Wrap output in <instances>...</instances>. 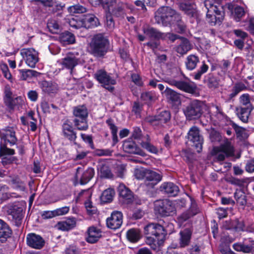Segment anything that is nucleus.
I'll return each instance as SVG.
<instances>
[{
	"label": "nucleus",
	"mask_w": 254,
	"mask_h": 254,
	"mask_svg": "<svg viewBox=\"0 0 254 254\" xmlns=\"http://www.w3.org/2000/svg\"><path fill=\"white\" fill-rule=\"evenodd\" d=\"M154 18L158 24L164 26H172L179 34L184 33L187 29L186 23L181 13L168 6L160 7L155 12Z\"/></svg>",
	"instance_id": "obj_1"
},
{
	"label": "nucleus",
	"mask_w": 254,
	"mask_h": 254,
	"mask_svg": "<svg viewBox=\"0 0 254 254\" xmlns=\"http://www.w3.org/2000/svg\"><path fill=\"white\" fill-rule=\"evenodd\" d=\"M144 233L146 244L154 251L160 250L167 235L165 228L158 223H150L144 227Z\"/></svg>",
	"instance_id": "obj_2"
},
{
	"label": "nucleus",
	"mask_w": 254,
	"mask_h": 254,
	"mask_svg": "<svg viewBox=\"0 0 254 254\" xmlns=\"http://www.w3.org/2000/svg\"><path fill=\"white\" fill-rule=\"evenodd\" d=\"M109 41L103 34H97L93 37L89 44V52L94 57L102 58L108 51Z\"/></svg>",
	"instance_id": "obj_3"
},
{
	"label": "nucleus",
	"mask_w": 254,
	"mask_h": 254,
	"mask_svg": "<svg viewBox=\"0 0 254 254\" xmlns=\"http://www.w3.org/2000/svg\"><path fill=\"white\" fill-rule=\"evenodd\" d=\"M204 5L207 10L206 18L207 22L211 26L220 25L224 17V11L222 6L211 3L209 0H205Z\"/></svg>",
	"instance_id": "obj_4"
},
{
	"label": "nucleus",
	"mask_w": 254,
	"mask_h": 254,
	"mask_svg": "<svg viewBox=\"0 0 254 254\" xmlns=\"http://www.w3.org/2000/svg\"><path fill=\"white\" fill-rule=\"evenodd\" d=\"M73 120L74 126L79 130H86L88 128L87 117L88 112L85 105H79L73 108Z\"/></svg>",
	"instance_id": "obj_5"
},
{
	"label": "nucleus",
	"mask_w": 254,
	"mask_h": 254,
	"mask_svg": "<svg viewBox=\"0 0 254 254\" xmlns=\"http://www.w3.org/2000/svg\"><path fill=\"white\" fill-rule=\"evenodd\" d=\"M204 104L202 102L193 100L191 101L184 109L183 113L188 121L198 119L203 113Z\"/></svg>",
	"instance_id": "obj_6"
},
{
	"label": "nucleus",
	"mask_w": 254,
	"mask_h": 254,
	"mask_svg": "<svg viewBox=\"0 0 254 254\" xmlns=\"http://www.w3.org/2000/svg\"><path fill=\"white\" fill-rule=\"evenodd\" d=\"M154 210L162 217L173 216L176 212L173 202L168 199L156 201L154 204Z\"/></svg>",
	"instance_id": "obj_7"
},
{
	"label": "nucleus",
	"mask_w": 254,
	"mask_h": 254,
	"mask_svg": "<svg viewBox=\"0 0 254 254\" xmlns=\"http://www.w3.org/2000/svg\"><path fill=\"white\" fill-rule=\"evenodd\" d=\"M142 174L144 179L142 186L147 191L153 189L161 181L162 178L161 174L150 170L143 171Z\"/></svg>",
	"instance_id": "obj_8"
},
{
	"label": "nucleus",
	"mask_w": 254,
	"mask_h": 254,
	"mask_svg": "<svg viewBox=\"0 0 254 254\" xmlns=\"http://www.w3.org/2000/svg\"><path fill=\"white\" fill-rule=\"evenodd\" d=\"M94 77L102 87L108 91L112 92L114 90L112 85L116 84V81L105 70H98L94 74Z\"/></svg>",
	"instance_id": "obj_9"
},
{
	"label": "nucleus",
	"mask_w": 254,
	"mask_h": 254,
	"mask_svg": "<svg viewBox=\"0 0 254 254\" xmlns=\"http://www.w3.org/2000/svg\"><path fill=\"white\" fill-rule=\"evenodd\" d=\"M95 171L92 168L89 167L83 170L82 167H78L75 176L74 185L78 183L81 185L87 184L93 177Z\"/></svg>",
	"instance_id": "obj_10"
},
{
	"label": "nucleus",
	"mask_w": 254,
	"mask_h": 254,
	"mask_svg": "<svg viewBox=\"0 0 254 254\" xmlns=\"http://www.w3.org/2000/svg\"><path fill=\"white\" fill-rule=\"evenodd\" d=\"M180 10L190 17H193L197 19L199 17V13L197 9L195 2L191 0H184L178 4Z\"/></svg>",
	"instance_id": "obj_11"
},
{
	"label": "nucleus",
	"mask_w": 254,
	"mask_h": 254,
	"mask_svg": "<svg viewBox=\"0 0 254 254\" xmlns=\"http://www.w3.org/2000/svg\"><path fill=\"white\" fill-rule=\"evenodd\" d=\"M188 138L191 141L195 148L197 149V152H200L202 148L203 139L200 134L199 129L196 126L192 127L188 133Z\"/></svg>",
	"instance_id": "obj_12"
},
{
	"label": "nucleus",
	"mask_w": 254,
	"mask_h": 254,
	"mask_svg": "<svg viewBox=\"0 0 254 254\" xmlns=\"http://www.w3.org/2000/svg\"><path fill=\"white\" fill-rule=\"evenodd\" d=\"M20 54L26 64L30 67H35L36 63L39 61L38 53L33 48L23 49Z\"/></svg>",
	"instance_id": "obj_13"
},
{
	"label": "nucleus",
	"mask_w": 254,
	"mask_h": 254,
	"mask_svg": "<svg viewBox=\"0 0 254 254\" xmlns=\"http://www.w3.org/2000/svg\"><path fill=\"white\" fill-rule=\"evenodd\" d=\"M23 208L19 204L10 205L8 210L7 213L11 216L12 221L17 227H19L22 223L23 218Z\"/></svg>",
	"instance_id": "obj_14"
},
{
	"label": "nucleus",
	"mask_w": 254,
	"mask_h": 254,
	"mask_svg": "<svg viewBox=\"0 0 254 254\" xmlns=\"http://www.w3.org/2000/svg\"><path fill=\"white\" fill-rule=\"evenodd\" d=\"M26 244L31 248L40 250L45 246V241L40 235L31 233L26 236Z\"/></svg>",
	"instance_id": "obj_15"
},
{
	"label": "nucleus",
	"mask_w": 254,
	"mask_h": 254,
	"mask_svg": "<svg viewBox=\"0 0 254 254\" xmlns=\"http://www.w3.org/2000/svg\"><path fill=\"white\" fill-rule=\"evenodd\" d=\"M159 190L169 197L177 196L180 191L179 187L172 182H164L159 188Z\"/></svg>",
	"instance_id": "obj_16"
},
{
	"label": "nucleus",
	"mask_w": 254,
	"mask_h": 254,
	"mask_svg": "<svg viewBox=\"0 0 254 254\" xmlns=\"http://www.w3.org/2000/svg\"><path fill=\"white\" fill-rule=\"evenodd\" d=\"M123 223V214L121 211H113L110 217L106 220L107 226L112 229H117Z\"/></svg>",
	"instance_id": "obj_17"
},
{
	"label": "nucleus",
	"mask_w": 254,
	"mask_h": 254,
	"mask_svg": "<svg viewBox=\"0 0 254 254\" xmlns=\"http://www.w3.org/2000/svg\"><path fill=\"white\" fill-rule=\"evenodd\" d=\"M123 149L129 154H137L143 157L146 156V154L132 140H125L123 144Z\"/></svg>",
	"instance_id": "obj_18"
},
{
	"label": "nucleus",
	"mask_w": 254,
	"mask_h": 254,
	"mask_svg": "<svg viewBox=\"0 0 254 254\" xmlns=\"http://www.w3.org/2000/svg\"><path fill=\"white\" fill-rule=\"evenodd\" d=\"M62 132L64 138L76 144L75 140L77 138L76 133L68 120H66L62 125Z\"/></svg>",
	"instance_id": "obj_19"
},
{
	"label": "nucleus",
	"mask_w": 254,
	"mask_h": 254,
	"mask_svg": "<svg viewBox=\"0 0 254 254\" xmlns=\"http://www.w3.org/2000/svg\"><path fill=\"white\" fill-rule=\"evenodd\" d=\"M81 63V60L73 54L67 55L62 59V64L64 67L70 70L72 74L74 67Z\"/></svg>",
	"instance_id": "obj_20"
},
{
	"label": "nucleus",
	"mask_w": 254,
	"mask_h": 254,
	"mask_svg": "<svg viewBox=\"0 0 254 254\" xmlns=\"http://www.w3.org/2000/svg\"><path fill=\"white\" fill-rule=\"evenodd\" d=\"M168 83L172 85L176 86L177 88L189 93H193L195 92L196 86L193 83H190L183 80H170Z\"/></svg>",
	"instance_id": "obj_21"
},
{
	"label": "nucleus",
	"mask_w": 254,
	"mask_h": 254,
	"mask_svg": "<svg viewBox=\"0 0 254 254\" xmlns=\"http://www.w3.org/2000/svg\"><path fill=\"white\" fill-rule=\"evenodd\" d=\"M4 103L5 105L10 109H13L15 106L19 103V101L21 100V97L13 98L12 97V93L11 91L10 87L7 85L4 87Z\"/></svg>",
	"instance_id": "obj_22"
},
{
	"label": "nucleus",
	"mask_w": 254,
	"mask_h": 254,
	"mask_svg": "<svg viewBox=\"0 0 254 254\" xmlns=\"http://www.w3.org/2000/svg\"><path fill=\"white\" fill-rule=\"evenodd\" d=\"M233 248L237 252L249 254L254 251V241L250 240L249 243H236L233 245Z\"/></svg>",
	"instance_id": "obj_23"
},
{
	"label": "nucleus",
	"mask_w": 254,
	"mask_h": 254,
	"mask_svg": "<svg viewBox=\"0 0 254 254\" xmlns=\"http://www.w3.org/2000/svg\"><path fill=\"white\" fill-rule=\"evenodd\" d=\"M1 142L7 143L9 146L16 144L17 138L15 136V132L12 129H8L1 134Z\"/></svg>",
	"instance_id": "obj_24"
},
{
	"label": "nucleus",
	"mask_w": 254,
	"mask_h": 254,
	"mask_svg": "<svg viewBox=\"0 0 254 254\" xmlns=\"http://www.w3.org/2000/svg\"><path fill=\"white\" fill-rule=\"evenodd\" d=\"M12 234L9 225L3 220L0 219V242H5Z\"/></svg>",
	"instance_id": "obj_25"
},
{
	"label": "nucleus",
	"mask_w": 254,
	"mask_h": 254,
	"mask_svg": "<svg viewBox=\"0 0 254 254\" xmlns=\"http://www.w3.org/2000/svg\"><path fill=\"white\" fill-rule=\"evenodd\" d=\"M192 233V230L190 228H186L180 231V238L179 239V245L180 248H185L190 245Z\"/></svg>",
	"instance_id": "obj_26"
},
{
	"label": "nucleus",
	"mask_w": 254,
	"mask_h": 254,
	"mask_svg": "<svg viewBox=\"0 0 254 254\" xmlns=\"http://www.w3.org/2000/svg\"><path fill=\"white\" fill-rule=\"evenodd\" d=\"M86 241L89 243L94 244L102 237V231L94 226H91L88 229Z\"/></svg>",
	"instance_id": "obj_27"
},
{
	"label": "nucleus",
	"mask_w": 254,
	"mask_h": 254,
	"mask_svg": "<svg viewBox=\"0 0 254 254\" xmlns=\"http://www.w3.org/2000/svg\"><path fill=\"white\" fill-rule=\"evenodd\" d=\"M7 181L13 189L22 191L25 190V184L18 175L9 176Z\"/></svg>",
	"instance_id": "obj_28"
},
{
	"label": "nucleus",
	"mask_w": 254,
	"mask_h": 254,
	"mask_svg": "<svg viewBox=\"0 0 254 254\" xmlns=\"http://www.w3.org/2000/svg\"><path fill=\"white\" fill-rule=\"evenodd\" d=\"M223 227L227 230H234L235 231H243L244 230V223L240 221L238 219L226 221L223 223Z\"/></svg>",
	"instance_id": "obj_29"
},
{
	"label": "nucleus",
	"mask_w": 254,
	"mask_h": 254,
	"mask_svg": "<svg viewBox=\"0 0 254 254\" xmlns=\"http://www.w3.org/2000/svg\"><path fill=\"white\" fill-rule=\"evenodd\" d=\"M76 221L74 217H69L66 220L59 222L57 224L58 229L63 231H68L76 226Z\"/></svg>",
	"instance_id": "obj_30"
},
{
	"label": "nucleus",
	"mask_w": 254,
	"mask_h": 254,
	"mask_svg": "<svg viewBox=\"0 0 254 254\" xmlns=\"http://www.w3.org/2000/svg\"><path fill=\"white\" fill-rule=\"evenodd\" d=\"M165 93L168 101L174 105L178 106L181 104L180 95L174 90L166 88Z\"/></svg>",
	"instance_id": "obj_31"
},
{
	"label": "nucleus",
	"mask_w": 254,
	"mask_h": 254,
	"mask_svg": "<svg viewBox=\"0 0 254 254\" xmlns=\"http://www.w3.org/2000/svg\"><path fill=\"white\" fill-rule=\"evenodd\" d=\"M83 26L86 28H92L100 24L98 18L93 14H87L82 19Z\"/></svg>",
	"instance_id": "obj_32"
},
{
	"label": "nucleus",
	"mask_w": 254,
	"mask_h": 254,
	"mask_svg": "<svg viewBox=\"0 0 254 254\" xmlns=\"http://www.w3.org/2000/svg\"><path fill=\"white\" fill-rule=\"evenodd\" d=\"M253 109L249 106L239 107L236 108V114L243 123H248L249 116Z\"/></svg>",
	"instance_id": "obj_33"
},
{
	"label": "nucleus",
	"mask_w": 254,
	"mask_h": 254,
	"mask_svg": "<svg viewBox=\"0 0 254 254\" xmlns=\"http://www.w3.org/2000/svg\"><path fill=\"white\" fill-rule=\"evenodd\" d=\"M219 151L226 154L227 157L232 156L234 154V148L230 141L226 138H224V141L219 146Z\"/></svg>",
	"instance_id": "obj_34"
},
{
	"label": "nucleus",
	"mask_w": 254,
	"mask_h": 254,
	"mask_svg": "<svg viewBox=\"0 0 254 254\" xmlns=\"http://www.w3.org/2000/svg\"><path fill=\"white\" fill-rule=\"evenodd\" d=\"M59 40L63 45H67L74 43L75 39L73 34L68 31H64L60 34Z\"/></svg>",
	"instance_id": "obj_35"
},
{
	"label": "nucleus",
	"mask_w": 254,
	"mask_h": 254,
	"mask_svg": "<svg viewBox=\"0 0 254 254\" xmlns=\"http://www.w3.org/2000/svg\"><path fill=\"white\" fill-rule=\"evenodd\" d=\"M181 39V43L176 47V50L178 53L183 55L191 49V45L187 39L182 37Z\"/></svg>",
	"instance_id": "obj_36"
},
{
	"label": "nucleus",
	"mask_w": 254,
	"mask_h": 254,
	"mask_svg": "<svg viewBox=\"0 0 254 254\" xmlns=\"http://www.w3.org/2000/svg\"><path fill=\"white\" fill-rule=\"evenodd\" d=\"M234 197L240 205L244 207L247 203V197L245 193L241 189H237L234 193Z\"/></svg>",
	"instance_id": "obj_37"
},
{
	"label": "nucleus",
	"mask_w": 254,
	"mask_h": 254,
	"mask_svg": "<svg viewBox=\"0 0 254 254\" xmlns=\"http://www.w3.org/2000/svg\"><path fill=\"white\" fill-rule=\"evenodd\" d=\"M145 33L150 38L153 39V40H160V39H163L164 33L160 32L157 29L149 27L147 28L145 31Z\"/></svg>",
	"instance_id": "obj_38"
},
{
	"label": "nucleus",
	"mask_w": 254,
	"mask_h": 254,
	"mask_svg": "<svg viewBox=\"0 0 254 254\" xmlns=\"http://www.w3.org/2000/svg\"><path fill=\"white\" fill-rule=\"evenodd\" d=\"M127 237L129 241L132 243L137 242L141 238L140 231L137 229H129L127 231Z\"/></svg>",
	"instance_id": "obj_39"
},
{
	"label": "nucleus",
	"mask_w": 254,
	"mask_h": 254,
	"mask_svg": "<svg viewBox=\"0 0 254 254\" xmlns=\"http://www.w3.org/2000/svg\"><path fill=\"white\" fill-rule=\"evenodd\" d=\"M199 62V59L198 57L191 55L187 58L186 61V65L188 69L192 70L194 69L197 64Z\"/></svg>",
	"instance_id": "obj_40"
},
{
	"label": "nucleus",
	"mask_w": 254,
	"mask_h": 254,
	"mask_svg": "<svg viewBox=\"0 0 254 254\" xmlns=\"http://www.w3.org/2000/svg\"><path fill=\"white\" fill-rule=\"evenodd\" d=\"M119 192L120 196L125 199L128 200V202L132 199L133 195L132 192L124 185L120 186Z\"/></svg>",
	"instance_id": "obj_41"
},
{
	"label": "nucleus",
	"mask_w": 254,
	"mask_h": 254,
	"mask_svg": "<svg viewBox=\"0 0 254 254\" xmlns=\"http://www.w3.org/2000/svg\"><path fill=\"white\" fill-rule=\"evenodd\" d=\"M157 120L161 125L167 124L170 122L171 118V114L170 111L164 110L160 112L157 115Z\"/></svg>",
	"instance_id": "obj_42"
},
{
	"label": "nucleus",
	"mask_w": 254,
	"mask_h": 254,
	"mask_svg": "<svg viewBox=\"0 0 254 254\" xmlns=\"http://www.w3.org/2000/svg\"><path fill=\"white\" fill-rule=\"evenodd\" d=\"M20 79L22 80H26L31 79L33 77H36L39 74L37 71L32 69H20Z\"/></svg>",
	"instance_id": "obj_43"
},
{
	"label": "nucleus",
	"mask_w": 254,
	"mask_h": 254,
	"mask_svg": "<svg viewBox=\"0 0 254 254\" xmlns=\"http://www.w3.org/2000/svg\"><path fill=\"white\" fill-rule=\"evenodd\" d=\"M15 154V150L13 149L9 148L7 143H3L0 142V157L5 156H11Z\"/></svg>",
	"instance_id": "obj_44"
},
{
	"label": "nucleus",
	"mask_w": 254,
	"mask_h": 254,
	"mask_svg": "<svg viewBox=\"0 0 254 254\" xmlns=\"http://www.w3.org/2000/svg\"><path fill=\"white\" fill-rule=\"evenodd\" d=\"M209 139L211 142L217 144L223 140V137L220 132L214 128L209 131Z\"/></svg>",
	"instance_id": "obj_45"
},
{
	"label": "nucleus",
	"mask_w": 254,
	"mask_h": 254,
	"mask_svg": "<svg viewBox=\"0 0 254 254\" xmlns=\"http://www.w3.org/2000/svg\"><path fill=\"white\" fill-rule=\"evenodd\" d=\"M41 85L43 90L48 94L55 93L58 90L57 86L51 82L45 81Z\"/></svg>",
	"instance_id": "obj_46"
},
{
	"label": "nucleus",
	"mask_w": 254,
	"mask_h": 254,
	"mask_svg": "<svg viewBox=\"0 0 254 254\" xmlns=\"http://www.w3.org/2000/svg\"><path fill=\"white\" fill-rule=\"evenodd\" d=\"M114 193V191L113 189H107L102 192L101 196V200L104 202H110L112 200Z\"/></svg>",
	"instance_id": "obj_47"
},
{
	"label": "nucleus",
	"mask_w": 254,
	"mask_h": 254,
	"mask_svg": "<svg viewBox=\"0 0 254 254\" xmlns=\"http://www.w3.org/2000/svg\"><path fill=\"white\" fill-rule=\"evenodd\" d=\"M47 27L49 31L53 34H57L60 31L61 26L58 22L54 19L48 21Z\"/></svg>",
	"instance_id": "obj_48"
},
{
	"label": "nucleus",
	"mask_w": 254,
	"mask_h": 254,
	"mask_svg": "<svg viewBox=\"0 0 254 254\" xmlns=\"http://www.w3.org/2000/svg\"><path fill=\"white\" fill-rule=\"evenodd\" d=\"M141 99L147 104H150L155 101L156 97L152 92H144L141 94Z\"/></svg>",
	"instance_id": "obj_49"
},
{
	"label": "nucleus",
	"mask_w": 254,
	"mask_h": 254,
	"mask_svg": "<svg viewBox=\"0 0 254 254\" xmlns=\"http://www.w3.org/2000/svg\"><path fill=\"white\" fill-rule=\"evenodd\" d=\"M233 13L234 19L238 22L240 21L241 18L245 15V11L242 7L237 6L234 9Z\"/></svg>",
	"instance_id": "obj_50"
},
{
	"label": "nucleus",
	"mask_w": 254,
	"mask_h": 254,
	"mask_svg": "<svg viewBox=\"0 0 254 254\" xmlns=\"http://www.w3.org/2000/svg\"><path fill=\"white\" fill-rule=\"evenodd\" d=\"M68 10L71 13H83L86 12L87 9L84 6L78 4L68 7Z\"/></svg>",
	"instance_id": "obj_51"
},
{
	"label": "nucleus",
	"mask_w": 254,
	"mask_h": 254,
	"mask_svg": "<svg viewBox=\"0 0 254 254\" xmlns=\"http://www.w3.org/2000/svg\"><path fill=\"white\" fill-rule=\"evenodd\" d=\"M207 85L209 88H216L219 85V80L211 73L208 74L207 76Z\"/></svg>",
	"instance_id": "obj_52"
},
{
	"label": "nucleus",
	"mask_w": 254,
	"mask_h": 254,
	"mask_svg": "<svg viewBox=\"0 0 254 254\" xmlns=\"http://www.w3.org/2000/svg\"><path fill=\"white\" fill-rule=\"evenodd\" d=\"M208 69V66L203 62L202 64L201 65L198 70L193 73L194 79L196 80H199L201 78L202 75L206 73Z\"/></svg>",
	"instance_id": "obj_53"
},
{
	"label": "nucleus",
	"mask_w": 254,
	"mask_h": 254,
	"mask_svg": "<svg viewBox=\"0 0 254 254\" xmlns=\"http://www.w3.org/2000/svg\"><path fill=\"white\" fill-rule=\"evenodd\" d=\"M101 177L102 178L112 179L113 178V174L110 168L107 165H103L101 167Z\"/></svg>",
	"instance_id": "obj_54"
},
{
	"label": "nucleus",
	"mask_w": 254,
	"mask_h": 254,
	"mask_svg": "<svg viewBox=\"0 0 254 254\" xmlns=\"http://www.w3.org/2000/svg\"><path fill=\"white\" fill-rule=\"evenodd\" d=\"M141 145L143 148L151 153L157 154L158 153L157 148L148 142L143 141L141 143Z\"/></svg>",
	"instance_id": "obj_55"
},
{
	"label": "nucleus",
	"mask_w": 254,
	"mask_h": 254,
	"mask_svg": "<svg viewBox=\"0 0 254 254\" xmlns=\"http://www.w3.org/2000/svg\"><path fill=\"white\" fill-rule=\"evenodd\" d=\"M110 13L111 15L119 17L124 15V8L122 6L118 5L112 9V11Z\"/></svg>",
	"instance_id": "obj_56"
},
{
	"label": "nucleus",
	"mask_w": 254,
	"mask_h": 254,
	"mask_svg": "<svg viewBox=\"0 0 254 254\" xmlns=\"http://www.w3.org/2000/svg\"><path fill=\"white\" fill-rule=\"evenodd\" d=\"M231 62L228 60H223L221 63L218 64L219 67L221 69L222 72L225 73L231 65Z\"/></svg>",
	"instance_id": "obj_57"
},
{
	"label": "nucleus",
	"mask_w": 254,
	"mask_h": 254,
	"mask_svg": "<svg viewBox=\"0 0 254 254\" xmlns=\"http://www.w3.org/2000/svg\"><path fill=\"white\" fill-rule=\"evenodd\" d=\"M182 156L183 160L188 163H191L193 160V154L187 150L183 151L182 153Z\"/></svg>",
	"instance_id": "obj_58"
},
{
	"label": "nucleus",
	"mask_w": 254,
	"mask_h": 254,
	"mask_svg": "<svg viewBox=\"0 0 254 254\" xmlns=\"http://www.w3.org/2000/svg\"><path fill=\"white\" fill-rule=\"evenodd\" d=\"M227 182L238 186H241L243 185L244 181L243 180L239 179L233 177H228L226 179Z\"/></svg>",
	"instance_id": "obj_59"
},
{
	"label": "nucleus",
	"mask_w": 254,
	"mask_h": 254,
	"mask_svg": "<svg viewBox=\"0 0 254 254\" xmlns=\"http://www.w3.org/2000/svg\"><path fill=\"white\" fill-rule=\"evenodd\" d=\"M191 217H192V216L191 214H190V212L189 211L187 210L179 215L177 219L179 222L183 223Z\"/></svg>",
	"instance_id": "obj_60"
},
{
	"label": "nucleus",
	"mask_w": 254,
	"mask_h": 254,
	"mask_svg": "<svg viewBox=\"0 0 254 254\" xmlns=\"http://www.w3.org/2000/svg\"><path fill=\"white\" fill-rule=\"evenodd\" d=\"M163 40H167L168 39L172 42H174L176 40L178 39H181L182 37L180 36L172 33H164Z\"/></svg>",
	"instance_id": "obj_61"
},
{
	"label": "nucleus",
	"mask_w": 254,
	"mask_h": 254,
	"mask_svg": "<svg viewBox=\"0 0 254 254\" xmlns=\"http://www.w3.org/2000/svg\"><path fill=\"white\" fill-rule=\"evenodd\" d=\"M106 25L110 30H112L115 27V22L110 12L106 14Z\"/></svg>",
	"instance_id": "obj_62"
},
{
	"label": "nucleus",
	"mask_w": 254,
	"mask_h": 254,
	"mask_svg": "<svg viewBox=\"0 0 254 254\" xmlns=\"http://www.w3.org/2000/svg\"><path fill=\"white\" fill-rule=\"evenodd\" d=\"M69 24L70 27L76 29H79L83 26L82 20L77 21L74 18H72L69 19Z\"/></svg>",
	"instance_id": "obj_63"
},
{
	"label": "nucleus",
	"mask_w": 254,
	"mask_h": 254,
	"mask_svg": "<svg viewBox=\"0 0 254 254\" xmlns=\"http://www.w3.org/2000/svg\"><path fill=\"white\" fill-rule=\"evenodd\" d=\"M245 170L249 173L254 172V160L250 159L248 160L246 165Z\"/></svg>",
	"instance_id": "obj_64"
}]
</instances>
